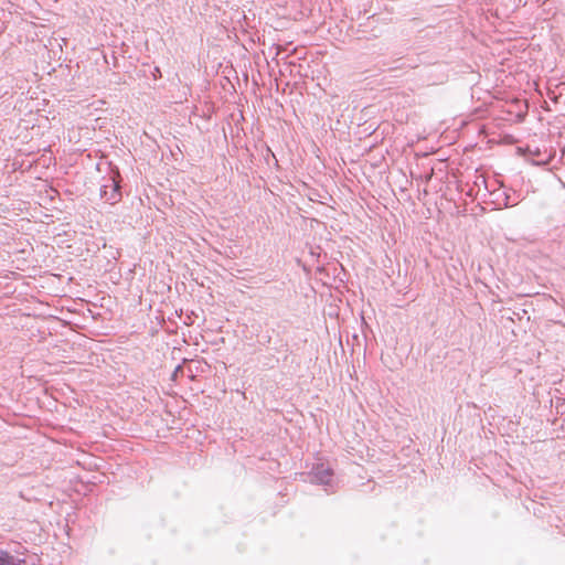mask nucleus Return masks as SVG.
Segmentation results:
<instances>
[{"label": "nucleus", "mask_w": 565, "mask_h": 565, "mask_svg": "<svg viewBox=\"0 0 565 565\" xmlns=\"http://www.w3.org/2000/svg\"><path fill=\"white\" fill-rule=\"evenodd\" d=\"M158 73L160 74V71H159V68L157 67V68L154 70L153 77H157V74H158Z\"/></svg>", "instance_id": "nucleus-6"}, {"label": "nucleus", "mask_w": 565, "mask_h": 565, "mask_svg": "<svg viewBox=\"0 0 565 565\" xmlns=\"http://www.w3.org/2000/svg\"><path fill=\"white\" fill-rule=\"evenodd\" d=\"M158 73L160 74V71H159V68L157 67V68L154 70L153 77H157V74H158Z\"/></svg>", "instance_id": "nucleus-5"}, {"label": "nucleus", "mask_w": 565, "mask_h": 565, "mask_svg": "<svg viewBox=\"0 0 565 565\" xmlns=\"http://www.w3.org/2000/svg\"><path fill=\"white\" fill-rule=\"evenodd\" d=\"M310 482L332 486L333 470L326 463H317L309 473Z\"/></svg>", "instance_id": "nucleus-2"}, {"label": "nucleus", "mask_w": 565, "mask_h": 565, "mask_svg": "<svg viewBox=\"0 0 565 565\" xmlns=\"http://www.w3.org/2000/svg\"><path fill=\"white\" fill-rule=\"evenodd\" d=\"M181 370V366H177L175 373Z\"/></svg>", "instance_id": "nucleus-7"}, {"label": "nucleus", "mask_w": 565, "mask_h": 565, "mask_svg": "<svg viewBox=\"0 0 565 565\" xmlns=\"http://www.w3.org/2000/svg\"><path fill=\"white\" fill-rule=\"evenodd\" d=\"M0 565H28L24 559L11 555L9 552L0 550Z\"/></svg>", "instance_id": "nucleus-3"}, {"label": "nucleus", "mask_w": 565, "mask_h": 565, "mask_svg": "<svg viewBox=\"0 0 565 565\" xmlns=\"http://www.w3.org/2000/svg\"><path fill=\"white\" fill-rule=\"evenodd\" d=\"M548 97H550V99H553L555 102L557 100V97L555 96L554 92H550Z\"/></svg>", "instance_id": "nucleus-4"}, {"label": "nucleus", "mask_w": 565, "mask_h": 565, "mask_svg": "<svg viewBox=\"0 0 565 565\" xmlns=\"http://www.w3.org/2000/svg\"><path fill=\"white\" fill-rule=\"evenodd\" d=\"M120 182L121 178L118 169H111L106 183L100 186V198L111 205L119 202L121 200Z\"/></svg>", "instance_id": "nucleus-1"}]
</instances>
